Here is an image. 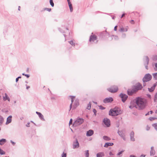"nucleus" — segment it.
I'll list each match as a JSON object with an SVG mask.
<instances>
[{
  "instance_id": "338daca9",
  "label": "nucleus",
  "mask_w": 157,
  "mask_h": 157,
  "mask_svg": "<svg viewBox=\"0 0 157 157\" xmlns=\"http://www.w3.org/2000/svg\"><path fill=\"white\" fill-rule=\"evenodd\" d=\"M29 88H30V86H27V87H26V89H28Z\"/></svg>"
},
{
  "instance_id": "c756f323",
  "label": "nucleus",
  "mask_w": 157,
  "mask_h": 157,
  "mask_svg": "<svg viewBox=\"0 0 157 157\" xmlns=\"http://www.w3.org/2000/svg\"><path fill=\"white\" fill-rule=\"evenodd\" d=\"M4 121L3 117L0 115V125L2 124Z\"/></svg>"
},
{
  "instance_id": "cd10ccee",
  "label": "nucleus",
  "mask_w": 157,
  "mask_h": 157,
  "mask_svg": "<svg viewBox=\"0 0 157 157\" xmlns=\"http://www.w3.org/2000/svg\"><path fill=\"white\" fill-rule=\"evenodd\" d=\"M68 5L70 8V10L71 12H72L73 10V7L72 6V4L71 3H69Z\"/></svg>"
},
{
  "instance_id": "4c0bfd02",
  "label": "nucleus",
  "mask_w": 157,
  "mask_h": 157,
  "mask_svg": "<svg viewBox=\"0 0 157 157\" xmlns=\"http://www.w3.org/2000/svg\"><path fill=\"white\" fill-rule=\"evenodd\" d=\"M50 4L52 7H53L54 6V4L52 0H50Z\"/></svg>"
},
{
  "instance_id": "6e6d98bb",
  "label": "nucleus",
  "mask_w": 157,
  "mask_h": 157,
  "mask_svg": "<svg viewBox=\"0 0 157 157\" xmlns=\"http://www.w3.org/2000/svg\"><path fill=\"white\" fill-rule=\"evenodd\" d=\"M93 111L94 113L95 114L96 112V109H94L93 110Z\"/></svg>"
},
{
  "instance_id": "4468645a",
  "label": "nucleus",
  "mask_w": 157,
  "mask_h": 157,
  "mask_svg": "<svg viewBox=\"0 0 157 157\" xmlns=\"http://www.w3.org/2000/svg\"><path fill=\"white\" fill-rule=\"evenodd\" d=\"M118 133L119 135L124 140H126L124 133L122 131H118Z\"/></svg>"
},
{
  "instance_id": "c9c22d12",
  "label": "nucleus",
  "mask_w": 157,
  "mask_h": 157,
  "mask_svg": "<svg viewBox=\"0 0 157 157\" xmlns=\"http://www.w3.org/2000/svg\"><path fill=\"white\" fill-rule=\"evenodd\" d=\"M124 150H122L121 151L119 152L117 154V155H118V156L120 155V156H121L122 155H120L121 154L123 153V152H124Z\"/></svg>"
},
{
  "instance_id": "0e129e2a",
  "label": "nucleus",
  "mask_w": 157,
  "mask_h": 157,
  "mask_svg": "<svg viewBox=\"0 0 157 157\" xmlns=\"http://www.w3.org/2000/svg\"><path fill=\"white\" fill-rule=\"evenodd\" d=\"M125 15V13H123V14L122 15L121 17V18H122L123 16H124V15Z\"/></svg>"
},
{
  "instance_id": "6ab92c4d",
  "label": "nucleus",
  "mask_w": 157,
  "mask_h": 157,
  "mask_svg": "<svg viewBox=\"0 0 157 157\" xmlns=\"http://www.w3.org/2000/svg\"><path fill=\"white\" fill-rule=\"evenodd\" d=\"M155 153V152L154 149V147H151V150L150 151V155L151 156H154Z\"/></svg>"
},
{
  "instance_id": "5fc2aeb1",
  "label": "nucleus",
  "mask_w": 157,
  "mask_h": 157,
  "mask_svg": "<svg viewBox=\"0 0 157 157\" xmlns=\"http://www.w3.org/2000/svg\"><path fill=\"white\" fill-rule=\"evenodd\" d=\"M25 76H26L27 78L29 77V75L28 74H26Z\"/></svg>"
},
{
  "instance_id": "4be33fe9",
  "label": "nucleus",
  "mask_w": 157,
  "mask_h": 157,
  "mask_svg": "<svg viewBox=\"0 0 157 157\" xmlns=\"http://www.w3.org/2000/svg\"><path fill=\"white\" fill-rule=\"evenodd\" d=\"M104 156L103 152H100L97 153L96 155L97 157H102Z\"/></svg>"
},
{
  "instance_id": "4d7b16f0",
  "label": "nucleus",
  "mask_w": 157,
  "mask_h": 157,
  "mask_svg": "<svg viewBox=\"0 0 157 157\" xmlns=\"http://www.w3.org/2000/svg\"><path fill=\"white\" fill-rule=\"evenodd\" d=\"M129 157H136V156L133 155H131L129 156Z\"/></svg>"
},
{
  "instance_id": "b1692460",
  "label": "nucleus",
  "mask_w": 157,
  "mask_h": 157,
  "mask_svg": "<svg viewBox=\"0 0 157 157\" xmlns=\"http://www.w3.org/2000/svg\"><path fill=\"white\" fill-rule=\"evenodd\" d=\"M6 142V140L5 139H2L0 140V145H3Z\"/></svg>"
},
{
  "instance_id": "8fccbe9b",
  "label": "nucleus",
  "mask_w": 157,
  "mask_h": 157,
  "mask_svg": "<svg viewBox=\"0 0 157 157\" xmlns=\"http://www.w3.org/2000/svg\"><path fill=\"white\" fill-rule=\"evenodd\" d=\"M10 142L13 144V145H14L15 144V143L13 142L12 140H10Z\"/></svg>"
},
{
  "instance_id": "de8ad7c7",
  "label": "nucleus",
  "mask_w": 157,
  "mask_h": 157,
  "mask_svg": "<svg viewBox=\"0 0 157 157\" xmlns=\"http://www.w3.org/2000/svg\"><path fill=\"white\" fill-rule=\"evenodd\" d=\"M99 108H100V109H105V108L104 107H103L102 106H100Z\"/></svg>"
},
{
  "instance_id": "052dcab7",
  "label": "nucleus",
  "mask_w": 157,
  "mask_h": 157,
  "mask_svg": "<svg viewBox=\"0 0 157 157\" xmlns=\"http://www.w3.org/2000/svg\"><path fill=\"white\" fill-rule=\"evenodd\" d=\"M29 68H27L26 70V72H29Z\"/></svg>"
},
{
  "instance_id": "bb28decb",
  "label": "nucleus",
  "mask_w": 157,
  "mask_h": 157,
  "mask_svg": "<svg viewBox=\"0 0 157 157\" xmlns=\"http://www.w3.org/2000/svg\"><path fill=\"white\" fill-rule=\"evenodd\" d=\"M71 104L70 105V109H71V107H72V103L73 102V101H74V98H75V96H71Z\"/></svg>"
},
{
  "instance_id": "5701e85b",
  "label": "nucleus",
  "mask_w": 157,
  "mask_h": 157,
  "mask_svg": "<svg viewBox=\"0 0 157 157\" xmlns=\"http://www.w3.org/2000/svg\"><path fill=\"white\" fill-rule=\"evenodd\" d=\"M113 145V144L112 143H106L104 145V147H107L109 146H112Z\"/></svg>"
},
{
  "instance_id": "20e7f679",
  "label": "nucleus",
  "mask_w": 157,
  "mask_h": 157,
  "mask_svg": "<svg viewBox=\"0 0 157 157\" xmlns=\"http://www.w3.org/2000/svg\"><path fill=\"white\" fill-rule=\"evenodd\" d=\"M151 76L149 74H147L145 75L143 79L144 82H145L149 81L151 79Z\"/></svg>"
},
{
  "instance_id": "a878e982",
  "label": "nucleus",
  "mask_w": 157,
  "mask_h": 157,
  "mask_svg": "<svg viewBox=\"0 0 157 157\" xmlns=\"http://www.w3.org/2000/svg\"><path fill=\"white\" fill-rule=\"evenodd\" d=\"M103 139L105 141H109L111 140V139L109 137L105 136H104L103 137Z\"/></svg>"
},
{
  "instance_id": "f704fd0d",
  "label": "nucleus",
  "mask_w": 157,
  "mask_h": 157,
  "mask_svg": "<svg viewBox=\"0 0 157 157\" xmlns=\"http://www.w3.org/2000/svg\"><path fill=\"white\" fill-rule=\"evenodd\" d=\"M67 153L66 152H63L61 155V157H66Z\"/></svg>"
},
{
  "instance_id": "e433bc0d",
  "label": "nucleus",
  "mask_w": 157,
  "mask_h": 157,
  "mask_svg": "<svg viewBox=\"0 0 157 157\" xmlns=\"http://www.w3.org/2000/svg\"><path fill=\"white\" fill-rule=\"evenodd\" d=\"M152 126L155 128V130L157 131V124L155 123L152 124Z\"/></svg>"
},
{
  "instance_id": "1a4fd4ad",
  "label": "nucleus",
  "mask_w": 157,
  "mask_h": 157,
  "mask_svg": "<svg viewBox=\"0 0 157 157\" xmlns=\"http://www.w3.org/2000/svg\"><path fill=\"white\" fill-rule=\"evenodd\" d=\"M104 123L107 127H109L110 125V121L107 118H105L103 121Z\"/></svg>"
},
{
  "instance_id": "7c9ffc66",
  "label": "nucleus",
  "mask_w": 157,
  "mask_h": 157,
  "mask_svg": "<svg viewBox=\"0 0 157 157\" xmlns=\"http://www.w3.org/2000/svg\"><path fill=\"white\" fill-rule=\"evenodd\" d=\"M5 96L3 97V100L4 101H6L9 97L7 94L6 93L5 94Z\"/></svg>"
},
{
  "instance_id": "58836bf2",
  "label": "nucleus",
  "mask_w": 157,
  "mask_h": 157,
  "mask_svg": "<svg viewBox=\"0 0 157 157\" xmlns=\"http://www.w3.org/2000/svg\"><path fill=\"white\" fill-rule=\"evenodd\" d=\"M91 104L90 102H89V103L88 104L87 109H88V110L90 109L91 108Z\"/></svg>"
},
{
  "instance_id": "39448f33",
  "label": "nucleus",
  "mask_w": 157,
  "mask_h": 157,
  "mask_svg": "<svg viewBox=\"0 0 157 157\" xmlns=\"http://www.w3.org/2000/svg\"><path fill=\"white\" fill-rule=\"evenodd\" d=\"M107 90L111 93H115L118 90V88L116 86H113L108 88Z\"/></svg>"
},
{
  "instance_id": "0eeeda50",
  "label": "nucleus",
  "mask_w": 157,
  "mask_h": 157,
  "mask_svg": "<svg viewBox=\"0 0 157 157\" xmlns=\"http://www.w3.org/2000/svg\"><path fill=\"white\" fill-rule=\"evenodd\" d=\"M134 88L136 90V92L138 90H140L142 89L143 88L141 84L140 83H137L136 85L134 87Z\"/></svg>"
},
{
  "instance_id": "ea45409f",
  "label": "nucleus",
  "mask_w": 157,
  "mask_h": 157,
  "mask_svg": "<svg viewBox=\"0 0 157 157\" xmlns=\"http://www.w3.org/2000/svg\"><path fill=\"white\" fill-rule=\"evenodd\" d=\"M112 39H114L115 40H117L118 39V37L117 36H113V37H112Z\"/></svg>"
},
{
  "instance_id": "ddd939ff",
  "label": "nucleus",
  "mask_w": 157,
  "mask_h": 157,
  "mask_svg": "<svg viewBox=\"0 0 157 157\" xmlns=\"http://www.w3.org/2000/svg\"><path fill=\"white\" fill-rule=\"evenodd\" d=\"M113 101V98L111 97L106 98L103 100V102L104 103L111 102Z\"/></svg>"
},
{
  "instance_id": "a18cd8bd",
  "label": "nucleus",
  "mask_w": 157,
  "mask_h": 157,
  "mask_svg": "<svg viewBox=\"0 0 157 157\" xmlns=\"http://www.w3.org/2000/svg\"><path fill=\"white\" fill-rule=\"evenodd\" d=\"M72 121H73L72 119H71L70 120V121H69V124H71L72 123Z\"/></svg>"
},
{
  "instance_id": "473e14b6",
  "label": "nucleus",
  "mask_w": 157,
  "mask_h": 157,
  "mask_svg": "<svg viewBox=\"0 0 157 157\" xmlns=\"http://www.w3.org/2000/svg\"><path fill=\"white\" fill-rule=\"evenodd\" d=\"M85 155H86V157H89V151L88 150H87L86 151H85Z\"/></svg>"
},
{
  "instance_id": "2f4dec72",
  "label": "nucleus",
  "mask_w": 157,
  "mask_h": 157,
  "mask_svg": "<svg viewBox=\"0 0 157 157\" xmlns=\"http://www.w3.org/2000/svg\"><path fill=\"white\" fill-rule=\"evenodd\" d=\"M152 75L154 78L155 80H157V72L152 74Z\"/></svg>"
},
{
  "instance_id": "79ce46f5",
  "label": "nucleus",
  "mask_w": 157,
  "mask_h": 157,
  "mask_svg": "<svg viewBox=\"0 0 157 157\" xmlns=\"http://www.w3.org/2000/svg\"><path fill=\"white\" fill-rule=\"evenodd\" d=\"M44 10H46L49 12H50L51 10V9L49 8H46L44 9Z\"/></svg>"
},
{
  "instance_id": "13d9d810",
  "label": "nucleus",
  "mask_w": 157,
  "mask_h": 157,
  "mask_svg": "<svg viewBox=\"0 0 157 157\" xmlns=\"http://www.w3.org/2000/svg\"><path fill=\"white\" fill-rule=\"evenodd\" d=\"M36 113L38 115L40 113L38 112H36Z\"/></svg>"
},
{
  "instance_id": "dca6fc26",
  "label": "nucleus",
  "mask_w": 157,
  "mask_h": 157,
  "mask_svg": "<svg viewBox=\"0 0 157 157\" xmlns=\"http://www.w3.org/2000/svg\"><path fill=\"white\" fill-rule=\"evenodd\" d=\"M130 140H131L132 141H135V139L134 138V133L133 131H132L130 134Z\"/></svg>"
},
{
  "instance_id": "f8f14e48",
  "label": "nucleus",
  "mask_w": 157,
  "mask_h": 157,
  "mask_svg": "<svg viewBox=\"0 0 157 157\" xmlns=\"http://www.w3.org/2000/svg\"><path fill=\"white\" fill-rule=\"evenodd\" d=\"M128 94L129 95H132L133 93L136 92L134 87L132 89H128Z\"/></svg>"
},
{
  "instance_id": "c03bdc74",
  "label": "nucleus",
  "mask_w": 157,
  "mask_h": 157,
  "mask_svg": "<svg viewBox=\"0 0 157 157\" xmlns=\"http://www.w3.org/2000/svg\"><path fill=\"white\" fill-rule=\"evenodd\" d=\"M153 59L154 60H155L157 59V56H153Z\"/></svg>"
},
{
  "instance_id": "f03ea898",
  "label": "nucleus",
  "mask_w": 157,
  "mask_h": 157,
  "mask_svg": "<svg viewBox=\"0 0 157 157\" xmlns=\"http://www.w3.org/2000/svg\"><path fill=\"white\" fill-rule=\"evenodd\" d=\"M122 112L118 107L111 109L109 112V115L112 116H116L121 114Z\"/></svg>"
},
{
  "instance_id": "f257e3e1",
  "label": "nucleus",
  "mask_w": 157,
  "mask_h": 157,
  "mask_svg": "<svg viewBox=\"0 0 157 157\" xmlns=\"http://www.w3.org/2000/svg\"><path fill=\"white\" fill-rule=\"evenodd\" d=\"M135 101L136 104L137 109L142 110L145 108L147 105V101L145 99L138 97L136 98Z\"/></svg>"
},
{
  "instance_id": "a19ab883",
  "label": "nucleus",
  "mask_w": 157,
  "mask_h": 157,
  "mask_svg": "<svg viewBox=\"0 0 157 157\" xmlns=\"http://www.w3.org/2000/svg\"><path fill=\"white\" fill-rule=\"evenodd\" d=\"M155 119H156V118L153 117H151L149 118V120L151 121Z\"/></svg>"
},
{
  "instance_id": "72a5a7b5",
  "label": "nucleus",
  "mask_w": 157,
  "mask_h": 157,
  "mask_svg": "<svg viewBox=\"0 0 157 157\" xmlns=\"http://www.w3.org/2000/svg\"><path fill=\"white\" fill-rule=\"evenodd\" d=\"M5 154V152L4 151L2 150L0 148V155H4Z\"/></svg>"
},
{
  "instance_id": "37998d69",
  "label": "nucleus",
  "mask_w": 157,
  "mask_h": 157,
  "mask_svg": "<svg viewBox=\"0 0 157 157\" xmlns=\"http://www.w3.org/2000/svg\"><path fill=\"white\" fill-rule=\"evenodd\" d=\"M69 43L72 45L75 46V44L73 43V42L72 40H71V41H69Z\"/></svg>"
},
{
  "instance_id": "423d86ee",
  "label": "nucleus",
  "mask_w": 157,
  "mask_h": 157,
  "mask_svg": "<svg viewBox=\"0 0 157 157\" xmlns=\"http://www.w3.org/2000/svg\"><path fill=\"white\" fill-rule=\"evenodd\" d=\"M72 146L73 148L74 149L78 148L79 147V144L77 139H75V140L73 141Z\"/></svg>"
},
{
  "instance_id": "393cba45",
  "label": "nucleus",
  "mask_w": 157,
  "mask_h": 157,
  "mask_svg": "<svg viewBox=\"0 0 157 157\" xmlns=\"http://www.w3.org/2000/svg\"><path fill=\"white\" fill-rule=\"evenodd\" d=\"M156 86V84H155L153 85V86L151 88H148V90L150 92H151L153 91L155 89V88Z\"/></svg>"
},
{
  "instance_id": "2eb2a0df",
  "label": "nucleus",
  "mask_w": 157,
  "mask_h": 157,
  "mask_svg": "<svg viewBox=\"0 0 157 157\" xmlns=\"http://www.w3.org/2000/svg\"><path fill=\"white\" fill-rule=\"evenodd\" d=\"M136 104L135 101L134 102L133 101H132L131 102L130 105L129 106V107L131 109H132L134 108L136 109Z\"/></svg>"
},
{
  "instance_id": "3c124183",
  "label": "nucleus",
  "mask_w": 157,
  "mask_h": 157,
  "mask_svg": "<svg viewBox=\"0 0 157 157\" xmlns=\"http://www.w3.org/2000/svg\"><path fill=\"white\" fill-rule=\"evenodd\" d=\"M155 69L157 70V63H155Z\"/></svg>"
},
{
  "instance_id": "49530a36",
  "label": "nucleus",
  "mask_w": 157,
  "mask_h": 157,
  "mask_svg": "<svg viewBox=\"0 0 157 157\" xmlns=\"http://www.w3.org/2000/svg\"><path fill=\"white\" fill-rule=\"evenodd\" d=\"M150 129V127L149 125H147L146 127V130L148 131Z\"/></svg>"
},
{
  "instance_id": "412c9836",
  "label": "nucleus",
  "mask_w": 157,
  "mask_h": 157,
  "mask_svg": "<svg viewBox=\"0 0 157 157\" xmlns=\"http://www.w3.org/2000/svg\"><path fill=\"white\" fill-rule=\"evenodd\" d=\"M12 116H10L7 118V121L6 123V124H7L9 123H10L11 122Z\"/></svg>"
},
{
  "instance_id": "774afa93",
  "label": "nucleus",
  "mask_w": 157,
  "mask_h": 157,
  "mask_svg": "<svg viewBox=\"0 0 157 157\" xmlns=\"http://www.w3.org/2000/svg\"><path fill=\"white\" fill-rule=\"evenodd\" d=\"M7 100L8 101H10V98H9V97H8V98H7Z\"/></svg>"
},
{
  "instance_id": "c85d7f7f",
  "label": "nucleus",
  "mask_w": 157,
  "mask_h": 157,
  "mask_svg": "<svg viewBox=\"0 0 157 157\" xmlns=\"http://www.w3.org/2000/svg\"><path fill=\"white\" fill-rule=\"evenodd\" d=\"M38 116H39V117H40V118L41 120H42L43 121H45V119L44 118V116L41 113H40V114L38 115Z\"/></svg>"
},
{
  "instance_id": "bf43d9fd",
  "label": "nucleus",
  "mask_w": 157,
  "mask_h": 157,
  "mask_svg": "<svg viewBox=\"0 0 157 157\" xmlns=\"http://www.w3.org/2000/svg\"><path fill=\"white\" fill-rule=\"evenodd\" d=\"M149 113H150L149 112H148L146 114H145V116H147V115H149Z\"/></svg>"
},
{
  "instance_id": "7ed1b4c3",
  "label": "nucleus",
  "mask_w": 157,
  "mask_h": 157,
  "mask_svg": "<svg viewBox=\"0 0 157 157\" xmlns=\"http://www.w3.org/2000/svg\"><path fill=\"white\" fill-rule=\"evenodd\" d=\"M84 121V120L82 118L78 117L74 122L73 125L75 126H77L82 124Z\"/></svg>"
},
{
  "instance_id": "9d476101",
  "label": "nucleus",
  "mask_w": 157,
  "mask_h": 157,
  "mask_svg": "<svg viewBox=\"0 0 157 157\" xmlns=\"http://www.w3.org/2000/svg\"><path fill=\"white\" fill-rule=\"evenodd\" d=\"M144 61H145L144 63V65L145 66V68L147 69H148L147 65L149 61V59L148 57L147 56H146L144 57Z\"/></svg>"
},
{
  "instance_id": "e2e57ef3",
  "label": "nucleus",
  "mask_w": 157,
  "mask_h": 157,
  "mask_svg": "<svg viewBox=\"0 0 157 157\" xmlns=\"http://www.w3.org/2000/svg\"><path fill=\"white\" fill-rule=\"evenodd\" d=\"M157 99V96L156 95H155V100Z\"/></svg>"
},
{
  "instance_id": "9b49d317",
  "label": "nucleus",
  "mask_w": 157,
  "mask_h": 157,
  "mask_svg": "<svg viewBox=\"0 0 157 157\" xmlns=\"http://www.w3.org/2000/svg\"><path fill=\"white\" fill-rule=\"evenodd\" d=\"M128 27V26H126L124 27L123 26L120 27L119 31L121 32H123L127 31Z\"/></svg>"
},
{
  "instance_id": "f3484780",
  "label": "nucleus",
  "mask_w": 157,
  "mask_h": 157,
  "mask_svg": "<svg viewBox=\"0 0 157 157\" xmlns=\"http://www.w3.org/2000/svg\"><path fill=\"white\" fill-rule=\"evenodd\" d=\"M94 134V131L92 130H90L87 132L86 136H92Z\"/></svg>"
},
{
  "instance_id": "69168bd1",
  "label": "nucleus",
  "mask_w": 157,
  "mask_h": 157,
  "mask_svg": "<svg viewBox=\"0 0 157 157\" xmlns=\"http://www.w3.org/2000/svg\"><path fill=\"white\" fill-rule=\"evenodd\" d=\"M145 155H141L140 157H145Z\"/></svg>"
},
{
  "instance_id": "6e6552de",
  "label": "nucleus",
  "mask_w": 157,
  "mask_h": 157,
  "mask_svg": "<svg viewBox=\"0 0 157 157\" xmlns=\"http://www.w3.org/2000/svg\"><path fill=\"white\" fill-rule=\"evenodd\" d=\"M120 96L121 98L122 101L123 102L126 101L128 97L127 95L122 93L120 94Z\"/></svg>"
},
{
  "instance_id": "09e8293b",
  "label": "nucleus",
  "mask_w": 157,
  "mask_h": 157,
  "mask_svg": "<svg viewBox=\"0 0 157 157\" xmlns=\"http://www.w3.org/2000/svg\"><path fill=\"white\" fill-rule=\"evenodd\" d=\"M109 155H110V156H112V155H114V154H113L112 153V152L111 151H110L109 152Z\"/></svg>"
},
{
  "instance_id": "a211bd4d",
  "label": "nucleus",
  "mask_w": 157,
  "mask_h": 157,
  "mask_svg": "<svg viewBox=\"0 0 157 157\" xmlns=\"http://www.w3.org/2000/svg\"><path fill=\"white\" fill-rule=\"evenodd\" d=\"M96 40L97 37L94 35H93L90 36L89 40L90 42H93Z\"/></svg>"
},
{
  "instance_id": "603ef678",
  "label": "nucleus",
  "mask_w": 157,
  "mask_h": 157,
  "mask_svg": "<svg viewBox=\"0 0 157 157\" xmlns=\"http://www.w3.org/2000/svg\"><path fill=\"white\" fill-rule=\"evenodd\" d=\"M117 25L115 26L114 28V31H116L117 30Z\"/></svg>"
},
{
  "instance_id": "864d4df0",
  "label": "nucleus",
  "mask_w": 157,
  "mask_h": 157,
  "mask_svg": "<svg viewBox=\"0 0 157 157\" xmlns=\"http://www.w3.org/2000/svg\"><path fill=\"white\" fill-rule=\"evenodd\" d=\"M30 124V123L29 122H28L27 123V124H26V126H27V127H29V125Z\"/></svg>"
},
{
  "instance_id": "680f3d73",
  "label": "nucleus",
  "mask_w": 157,
  "mask_h": 157,
  "mask_svg": "<svg viewBox=\"0 0 157 157\" xmlns=\"http://www.w3.org/2000/svg\"><path fill=\"white\" fill-rule=\"evenodd\" d=\"M18 79H18V78H16V82H17V81H18Z\"/></svg>"
},
{
  "instance_id": "aec40b11",
  "label": "nucleus",
  "mask_w": 157,
  "mask_h": 157,
  "mask_svg": "<svg viewBox=\"0 0 157 157\" xmlns=\"http://www.w3.org/2000/svg\"><path fill=\"white\" fill-rule=\"evenodd\" d=\"M79 105V101L78 99H76L75 100L73 105L74 108H76Z\"/></svg>"
}]
</instances>
